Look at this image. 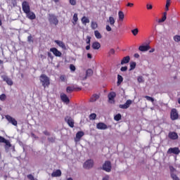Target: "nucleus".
<instances>
[{
	"mask_svg": "<svg viewBox=\"0 0 180 180\" xmlns=\"http://www.w3.org/2000/svg\"><path fill=\"white\" fill-rule=\"evenodd\" d=\"M22 9L24 13H25L27 19H30V20H34V19H36V14L30 11V4L29 2L24 1L22 3Z\"/></svg>",
	"mask_w": 180,
	"mask_h": 180,
	"instance_id": "f257e3e1",
	"label": "nucleus"
},
{
	"mask_svg": "<svg viewBox=\"0 0 180 180\" xmlns=\"http://www.w3.org/2000/svg\"><path fill=\"white\" fill-rule=\"evenodd\" d=\"M39 81L44 89L50 86V77H47V75H46L45 74H42L40 75Z\"/></svg>",
	"mask_w": 180,
	"mask_h": 180,
	"instance_id": "f03ea898",
	"label": "nucleus"
},
{
	"mask_svg": "<svg viewBox=\"0 0 180 180\" xmlns=\"http://www.w3.org/2000/svg\"><path fill=\"white\" fill-rule=\"evenodd\" d=\"M49 22L51 23V25H55V26H57L58 25V19L57 18V16L54 14H49Z\"/></svg>",
	"mask_w": 180,
	"mask_h": 180,
	"instance_id": "7ed1b4c3",
	"label": "nucleus"
},
{
	"mask_svg": "<svg viewBox=\"0 0 180 180\" xmlns=\"http://www.w3.org/2000/svg\"><path fill=\"white\" fill-rule=\"evenodd\" d=\"M103 169L105 172H110L112 171V162L109 160L105 161L103 165Z\"/></svg>",
	"mask_w": 180,
	"mask_h": 180,
	"instance_id": "20e7f679",
	"label": "nucleus"
},
{
	"mask_svg": "<svg viewBox=\"0 0 180 180\" xmlns=\"http://www.w3.org/2000/svg\"><path fill=\"white\" fill-rule=\"evenodd\" d=\"M179 117V115L178 114V111L176 110V108L172 109L170 112V119L172 120H177Z\"/></svg>",
	"mask_w": 180,
	"mask_h": 180,
	"instance_id": "39448f33",
	"label": "nucleus"
},
{
	"mask_svg": "<svg viewBox=\"0 0 180 180\" xmlns=\"http://www.w3.org/2000/svg\"><path fill=\"white\" fill-rule=\"evenodd\" d=\"M84 168L85 169H91V168H93L94 167V160H86L84 165H83Z\"/></svg>",
	"mask_w": 180,
	"mask_h": 180,
	"instance_id": "423d86ee",
	"label": "nucleus"
},
{
	"mask_svg": "<svg viewBox=\"0 0 180 180\" xmlns=\"http://www.w3.org/2000/svg\"><path fill=\"white\" fill-rule=\"evenodd\" d=\"M5 117L6 120H8V123H11L13 126H18V121H16L15 118L12 117V116L7 115Z\"/></svg>",
	"mask_w": 180,
	"mask_h": 180,
	"instance_id": "0eeeda50",
	"label": "nucleus"
},
{
	"mask_svg": "<svg viewBox=\"0 0 180 180\" xmlns=\"http://www.w3.org/2000/svg\"><path fill=\"white\" fill-rule=\"evenodd\" d=\"M179 153L180 150L178 147L170 148L167 150V154H175L176 155H178Z\"/></svg>",
	"mask_w": 180,
	"mask_h": 180,
	"instance_id": "6e6552de",
	"label": "nucleus"
},
{
	"mask_svg": "<svg viewBox=\"0 0 180 180\" xmlns=\"http://www.w3.org/2000/svg\"><path fill=\"white\" fill-rule=\"evenodd\" d=\"M82 88L81 87H75L74 86H69L66 88V92L68 94H71L74 91H82Z\"/></svg>",
	"mask_w": 180,
	"mask_h": 180,
	"instance_id": "1a4fd4ad",
	"label": "nucleus"
},
{
	"mask_svg": "<svg viewBox=\"0 0 180 180\" xmlns=\"http://www.w3.org/2000/svg\"><path fill=\"white\" fill-rule=\"evenodd\" d=\"M50 51L51 53H53L55 57H61V56H63L61 51H58L57 48H51Z\"/></svg>",
	"mask_w": 180,
	"mask_h": 180,
	"instance_id": "9d476101",
	"label": "nucleus"
},
{
	"mask_svg": "<svg viewBox=\"0 0 180 180\" xmlns=\"http://www.w3.org/2000/svg\"><path fill=\"white\" fill-rule=\"evenodd\" d=\"M65 121L66 122V123L68 124V126L70 127H74V119H72L71 117L70 116H66L65 117Z\"/></svg>",
	"mask_w": 180,
	"mask_h": 180,
	"instance_id": "9b49d317",
	"label": "nucleus"
},
{
	"mask_svg": "<svg viewBox=\"0 0 180 180\" xmlns=\"http://www.w3.org/2000/svg\"><path fill=\"white\" fill-rule=\"evenodd\" d=\"M1 78L3 79V81H4L5 82H6V84L8 85H10V86H12V85H13V82L12 81V79L11 78H9L8 76L6 75H2Z\"/></svg>",
	"mask_w": 180,
	"mask_h": 180,
	"instance_id": "f8f14e48",
	"label": "nucleus"
},
{
	"mask_svg": "<svg viewBox=\"0 0 180 180\" xmlns=\"http://www.w3.org/2000/svg\"><path fill=\"white\" fill-rule=\"evenodd\" d=\"M131 103V100H127L124 104H120L119 107L120 108V109H129Z\"/></svg>",
	"mask_w": 180,
	"mask_h": 180,
	"instance_id": "ddd939ff",
	"label": "nucleus"
},
{
	"mask_svg": "<svg viewBox=\"0 0 180 180\" xmlns=\"http://www.w3.org/2000/svg\"><path fill=\"white\" fill-rule=\"evenodd\" d=\"M108 101L110 103H115V98H116V93L115 92H110L108 94Z\"/></svg>",
	"mask_w": 180,
	"mask_h": 180,
	"instance_id": "4468645a",
	"label": "nucleus"
},
{
	"mask_svg": "<svg viewBox=\"0 0 180 180\" xmlns=\"http://www.w3.org/2000/svg\"><path fill=\"white\" fill-rule=\"evenodd\" d=\"M169 139L170 140H178V134L175 131H170L168 134Z\"/></svg>",
	"mask_w": 180,
	"mask_h": 180,
	"instance_id": "2eb2a0df",
	"label": "nucleus"
},
{
	"mask_svg": "<svg viewBox=\"0 0 180 180\" xmlns=\"http://www.w3.org/2000/svg\"><path fill=\"white\" fill-rule=\"evenodd\" d=\"M96 129L98 130H106V129H108V125L103 122H98L96 124Z\"/></svg>",
	"mask_w": 180,
	"mask_h": 180,
	"instance_id": "dca6fc26",
	"label": "nucleus"
},
{
	"mask_svg": "<svg viewBox=\"0 0 180 180\" xmlns=\"http://www.w3.org/2000/svg\"><path fill=\"white\" fill-rule=\"evenodd\" d=\"M60 99L64 103H70V98H68L67 94L64 93L60 94Z\"/></svg>",
	"mask_w": 180,
	"mask_h": 180,
	"instance_id": "f3484780",
	"label": "nucleus"
},
{
	"mask_svg": "<svg viewBox=\"0 0 180 180\" xmlns=\"http://www.w3.org/2000/svg\"><path fill=\"white\" fill-rule=\"evenodd\" d=\"M150 49H151V47L148 44L141 45L139 47V51H148V50H150Z\"/></svg>",
	"mask_w": 180,
	"mask_h": 180,
	"instance_id": "a211bd4d",
	"label": "nucleus"
},
{
	"mask_svg": "<svg viewBox=\"0 0 180 180\" xmlns=\"http://www.w3.org/2000/svg\"><path fill=\"white\" fill-rule=\"evenodd\" d=\"M91 47L93 50H99L101 49V43L98 41L93 42Z\"/></svg>",
	"mask_w": 180,
	"mask_h": 180,
	"instance_id": "6ab92c4d",
	"label": "nucleus"
},
{
	"mask_svg": "<svg viewBox=\"0 0 180 180\" xmlns=\"http://www.w3.org/2000/svg\"><path fill=\"white\" fill-rule=\"evenodd\" d=\"M130 63V56H127L122 58L121 60V65Z\"/></svg>",
	"mask_w": 180,
	"mask_h": 180,
	"instance_id": "aec40b11",
	"label": "nucleus"
},
{
	"mask_svg": "<svg viewBox=\"0 0 180 180\" xmlns=\"http://www.w3.org/2000/svg\"><path fill=\"white\" fill-rule=\"evenodd\" d=\"M94 74V71L91 69H88L86 72V76L82 79L84 81V79H86L88 77H91V75Z\"/></svg>",
	"mask_w": 180,
	"mask_h": 180,
	"instance_id": "412c9836",
	"label": "nucleus"
},
{
	"mask_svg": "<svg viewBox=\"0 0 180 180\" xmlns=\"http://www.w3.org/2000/svg\"><path fill=\"white\" fill-rule=\"evenodd\" d=\"M51 176L53 177L61 176V170L56 169V171L53 172L51 174Z\"/></svg>",
	"mask_w": 180,
	"mask_h": 180,
	"instance_id": "4be33fe9",
	"label": "nucleus"
},
{
	"mask_svg": "<svg viewBox=\"0 0 180 180\" xmlns=\"http://www.w3.org/2000/svg\"><path fill=\"white\" fill-rule=\"evenodd\" d=\"M54 42L56 44H57V45L59 46V47H61V49H63L65 50V44H64L63 42V41L55 40Z\"/></svg>",
	"mask_w": 180,
	"mask_h": 180,
	"instance_id": "5701e85b",
	"label": "nucleus"
},
{
	"mask_svg": "<svg viewBox=\"0 0 180 180\" xmlns=\"http://www.w3.org/2000/svg\"><path fill=\"white\" fill-rule=\"evenodd\" d=\"M72 23L74 25V26H75V25H77V22H78V13H75L73 15V18H72Z\"/></svg>",
	"mask_w": 180,
	"mask_h": 180,
	"instance_id": "b1692460",
	"label": "nucleus"
},
{
	"mask_svg": "<svg viewBox=\"0 0 180 180\" xmlns=\"http://www.w3.org/2000/svg\"><path fill=\"white\" fill-rule=\"evenodd\" d=\"M82 25H86V23H89V18L87 17L83 16L81 19Z\"/></svg>",
	"mask_w": 180,
	"mask_h": 180,
	"instance_id": "393cba45",
	"label": "nucleus"
},
{
	"mask_svg": "<svg viewBox=\"0 0 180 180\" xmlns=\"http://www.w3.org/2000/svg\"><path fill=\"white\" fill-rule=\"evenodd\" d=\"M82 137H84V131H79L76 134V139H77L78 140H81Z\"/></svg>",
	"mask_w": 180,
	"mask_h": 180,
	"instance_id": "a878e982",
	"label": "nucleus"
},
{
	"mask_svg": "<svg viewBox=\"0 0 180 180\" xmlns=\"http://www.w3.org/2000/svg\"><path fill=\"white\" fill-rule=\"evenodd\" d=\"M99 98V95L94 94L90 98V102H96L98 101V98Z\"/></svg>",
	"mask_w": 180,
	"mask_h": 180,
	"instance_id": "bb28decb",
	"label": "nucleus"
},
{
	"mask_svg": "<svg viewBox=\"0 0 180 180\" xmlns=\"http://www.w3.org/2000/svg\"><path fill=\"white\" fill-rule=\"evenodd\" d=\"M94 36H95L96 39H102V34L98 30L94 31Z\"/></svg>",
	"mask_w": 180,
	"mask_h": 180,
	"instance_id": "cd10ccee",
	"label": "nucleus"
},
{
	"mask_svg": "<svg viewBox=\"0 0 180 180\" xmlns=\"http://www.w3.org/2000/svg\"><path fill=\"white\" fill-rule=\"evenodd\" d=\"M122 82H123V77H122V75H117V86H119V85H120Z\"/></svg>",
	"mask_w": 180,
	"mask_h": 180,
	"instance_id": "c85d7f7f",
	"label": "nucleus"
},
{
	"mask_svg": "<svg viewBox=\"0 0 180 180\" xmlns=\"http://www.w3.org/2000/svg\"><path fill=\"white\" fill-rule=\"evenodd\" d=\"M91 27L93 30H95L96 29H98V22H94V21H91Z\"/></svg>",
	"mask_w": 180,
	"mask_h": 180,
	"instance_id": "c756f323",
	"label": "nucleus"
},
{
	"mask_svg": "<svg viewBox=\"0 0 180 180\" xmlns=\"http://www.w3.org/2000/svg\"><path fill=\"white\" fill-rule=\"evenodd\" d=\"M108 22L110 26H115V23L116 21L115 20V18L113 17H109Z\"/></svg>",
	"mask_w": 180,
	"mask_h": 180,
	"instance_id": "7c9ffc66",
	"label": "nucleus"
},
{
	"mask_svg": "<svg viewBox=\"0 0 180 180\" xmlns=\"http://www.w3.org/2000/svg\"><path fill=\"white\" fill-rule=\"evenodd\" d=\"M118 17L120 20H123V19H124V13H123V11H119Z\"/></svg>",
	"mask_w": 180,
	"mask_h": 180,
	"instance_id": "2f4dec72",
	"label": "nucleus"
},
{
	"mask_svg": "<svg viewBox=\"0 0 180 180\" xmlns=\"http://www.w3.org/2000/svg\"><path fill=\"white\" fill-rule=\"evenodd\" d=\"M165 20H167V12L163 13L162 19L159 20V23H162V22H165Z\"/></svg>",
	"mask_w": 180,
	"mask_h": 180,
	"instance_id": "473e14b6",
	"label": "nucleus"
},
{
	"mask_svg": "<svg viewBox=\"0 0 180 180\" xmlns=\"http://www.w3.org/2000/svg\"><path fill=\"white\" fill-rule=\"evenodd\" d=\"M114 120H116V122H119L120 120H122V115L120 113L117 114L114 117Z\"/></svg>",
	"mask_w": 180,
	"mask_h": 180,
	"instance_id": "72a5a7b5",
	"label": "nucleus"
},
{
	"mask_svg": "<svg viewBox=\"0 0 180 180\" xmlns=\"http://www.w3.org/2000/svg\"><path fill=\"white\" fill-rule=\"evenodd\" d=\"M136 62H131L129 71H133V70H134V68H136Z\"/></svg>",
	"mask_w": 180,
	"mask_h": 180,
	"instance_id": "f704fd0d",
	"label": "nucleus"
},
{
	"mask_svg": "<svg viewBox=\"0 0 180 180\" xmlns=\"http://www.w3.org/2000/svg\"><path fill=\"white\" fill-rule=\"evenodd\" d=\"M115 53H116V51H115L114 49H110V51H108L109 57H110V56H113L115 54Z\"/></svg>",
	"mask_w": 180,
	"mask_h": 180,
	"instance_id": "c9c22d12",
	"label": "nucleus"
},
{
	"mask_svg": "<svg viewBox=\"0 0 180 180\" xmlns=\"http://www.w3.org/2000/svg\"><path fill=\"white\" fill-rule=\"evenodd\" d=\"M131 33L134 36H137V34H139V29L138 28H135V29L132 30H131Z\"/></svg>",
	"mask_w": 180,
	"mask_h": 180,
	"instance_id": "e433bc0d",
	"label": "nucleus"
},
{
	"mask_svg": "<svg viewBox=\"0 0 180 180\" xmlns=\"http://www.w3.org/2000/svg\"><path fill=\"white\" fill-rule=\"evenodd\" d=\"M60 79L62 82H65V81H67V77H65L64 75H62L60 76Z\"/></svg>",
	"mask_w": 180,
	"mask_h": 180,
	"instance_id": "4c0bfd02",
	"label": "nucleus"
},
{
	"mask_svg": "<svg viewBox=\"0 0 180 180\" xmlns=\"http://www.w3.org/2000/svg\"><path fill=\"white\" fill-rule=\"evenodd\" d=\"M170 1L171 0H167L165 11H169V5H171V4L169 3Z\"/></svg>",
	"mask_w": 180,
	"mask_h": 180,
	"instance_id": "58836bf2",
	"label": "nucleus"
},
{
	"mask_svg": "<svg viewBox=\"0 0 180 180\" xmlns=\"http://www.w3.org/2000/svg\"><path fill=\"white\" fill-rule=\"evenodd\" d=\"M6 100V95L5 94H2L0 96V101H2V102H4V101Z\"/></svg>",
	"mask_w": 180,
	"mask_h": 180,
	"instance_id": "ea45409f",
	"label": "nucleus"
},
{
	"mask_svg": "<svg viewBox=\"0 0 180 180\" xmlns=\"http://www.w3.org/2000/svg\"><path fill=\"white\" fill-rule=\"evenodd\" d=\"M89 118L91 120H95V119H96V114L91 113L89 116Z\"/></svg>",
	"mask_w": 180,
	"mask_h": 180,
	"instance_id": "a19ab883",
	"label": "nucleus"
},
{
	"mask_svg": "<svg viewBox=\"0 0 180 180\" xmlns=\"http://www.w3.org/2000/svg\"><path fill=\"white\" fill-rule=\"evenodd\" d=\"M137 81L138 82H139V84H141V82H144V79L143 78V76H139L137 78Z\"/></svg>",
	"mask_w": 180,
	"mask_h": 180,
	"instance_id": "79ce46f5",
	"label": "nucleus"
},
{
	"mask_svg": "<svg viewBox=\"0 0 180 180\" xmlns=\"http://www.w3.org/2000/svg\"><path fill=\"white\" fill-rule=\"evenodd\" d=\"M145 98L146 99V101H149L150 102H154V99L153 98V97H150L149 96H145Z\"/></svg>",
	"mask_w": 180,
	"mask_h": 180,
	"instance_id": "37998d69",
	"label": "nucleus"
},
{
	"mask_svg": "<svg viewBox=\"0 0 180 180\" xmlns=\"http://www.w3.org/2000/svg\"><path fill=\"white\" fill-rule=\"evenodd\" d=\"M91 37L90 36H87L86 39V43L88 45H91Z\"/></svg>",
	"mask_w": 180,
	"mask_h": 180,
	"instance_id": "c03bdc74",
	"label": "nucleus"
},
{
	"mask_svg": "<svg viewBox=\"0 0 180 180\" xmlns=\"http://www.w3.org/2000/svg\"><path fill=\"white\" fill-rule=\"evenodd\" d=\"M69 2L70 5H72V6H75V5H77V0H69Z\"/></svg>",
	"mask_w": 180,
	"mask_h": 180,
	"instance_id": "a18cd8bd",
	"label": "nucleus"
},
{
	"mask_svg": "<svg viewBox=\"0 0 180 180\" xmlns=\"http://www.w3.org/2000/svg\"><path fill=\"white\" fill-rule=\"evenodd\" d=\"M70 70H72V72H74V71H75V70H77V68H75V65H74L73 64H70Z\"/></svg>",
	"mask_w": 180,
	"mask_h": 180,
	"instance_id": "49530a36",
	"label": "nucleus"
},
{
	"mask_svg": "<svg viewBox=\"0 0 180 180\" xmlns=\"http://www.w3.org/2000/svg\"><path fill=\"white\" fill-rule=\"evenodd\" d=\"M171 176H172V179H174V180H179V179H178V176H176V175L174 174V173L171 174Z\"/></svg>",
	"mask_w": 180,
	"mask_h": 180,
	"instance_id": "de8ad7c7",
	"label": "nucleus"
},
{
	"mask_svg": "<svg viewBox=\"0 0 180 180\" xmlns=\"http://www.w3.org/2000/svg\"><path fill=\"white\" fill-rule=\"evenodd\" d=\"M48 141L51 143H54L56 141V137H49L48 138Z\"/></svg>",
	"mask_w": 180,
	"mask_h": 180,
	"instance_id": "09e8293b",
	"label": "nucleus"
},
{
	"mask_svg": "<svg viewBox=\"0 0 180 180\" xmlns=\"http://www.w3.org/2000/svg\"><path fill=\"white\" fill-rule=\"evenodd\" d=\"M174 41H180V36L179 35L174 36Z\"/></svg>",
	"mask_w": 180,
	"mask_h": 180,
	"instance_id": "8fccbe9b",
	"label": "nucleus"
},
{
	"mask_svg": "<svg viewBox=\"0 0 180 180\" xmlns=\"http://www.w3.org/2000/svg\"><path fill=\"white\" fill-rule=\"evenodd\" d=\"M27 179H30V180H34V176L32 174H28L27 176Z\"/></svg>",
	"mask_w": 180,
	"mask_h": 180,
	"instance_id": "3c124183",
	"label": "nucleus"
},
{
	"mask_svg": "<svg viewBox=\"0 0 180 180\" xmlns=\"http://www.w3.org/2000/svg\"><path fill=\"white\" fill-rule=\"evenodd\" d=\"M4 144H6V146H7V147H11L12 145L11 144V142H9V141L6 139V141H4Z\"/></svg>",
	"mask_w": 180,
	"mask_h": 180,
	"instance_id": "603ef678",
	"label": "nucleus"
},
{
	"mask_svg": "<svg viewBox=\"0 0 180 180\" xmlns=\"http://www.w3.org/2000/svg\"><path fill=\"white\" fill-rule=\"evenodd\" d=\"M146 8L148 9V11H151V9H153V5L151 4H146Z\"/></svg>",
	"mask_w": 180,
	"mask_h": 180,
	"instance_id": "864d4df0",
	"label": "nucleus"
},
{
	"mask_svg": "<svg viewBox=\"0 0 180 180\" xmlns=\"http://www.w3.org/2000/svg\"><path fill=\"white\" fill-rule=\"evenodd\" d=\"M120 71H122V72H124L127 71V66L122 67L120 68Z\"/></svg>",
	"mask_w": 180,
	"mask_h": 180,
	"instance_id": "5fc2aeb1",
	"label": "nucleus"
},
{
	"mask_svg": "<svg viewBox=\"0 0 180 180\" xmlns=\"http://www.w3.org/2000/svg\"><path fill=\"white\" fill-rule=\"evenodd\" d=\"M27 40L30 43H33V37H32V35L28 36Z\"/></svg>",
	"mask_w": 180,
	"mask_h": 180,
	"instance_id": "6e6d98bb",
	"label": "nucleus"
},
{
	"mask_svg": "<svg viewBox=\"0 0 180 180\" xmlns=\"http://www.w3.org/2000/svg\"><path fill=\"white\" fill-rule=\"evenodd\" d=\"M47 54L49 58H51V60H53V58H54V56H53V54H51V52H48Z\"/></svg>",
	"mask_w": 180,
	"mask_h": 180,
	"instance_id": "4d7b16f0",
	"label": "nucleus"
},
{
	"mask_svg": "<svg viewBox=\"0 0 180 180\" xmlns=\"http://www.w3.org/2000/svg\"><path fill=\"white\" fill-rule=\"evenodd\" d=\"M105 29L107 32H111L112 31V27H110V25H106Z\"/></svg>",
	"mask_w": 180,
	"mask_h": 180,
	"instance_id": "13d9d810",
	"label": "nucleus"
},
{
	"mask_svg": "<svg viewBox=\"0 0 180 180\" xmlns=\"http://www.w3.org/2000/svg\"><path fill=\"white\" fill-rule=\"evenodd\" d=\"M6 139L3 136H0V143H5Z\"/></svg>",
	"mask_w": 180,
	"mask_h": 180,
	"instance_id": "bf43d9fd",
	"label": "nucleus"
},
{
	"mask_svg": "<svg viewBox=\"0 0 180 180\" xmlns=\"http://www.w3.org/2000/svg\"><path fill=\"white\" fill-rule=\"evenodd\" d=\"M169 169L171 172H174L175 168L173 166H169Z\"/></svg>",
	"mask_w": 180,
	"mask_h": 180,
	"instance_id": "052dcab7",
	"label": "nucleus"
},
{
	"mask_svg": "<svg viewBox=\"0 0 180 180\" xmlns=\"http://www.w3.org/2000/svg\"><path fill=\"white\" fill-rule=\"evenodd\" d=\"M43 133L45 136H50V132H49L47 130L44 131Z\"/></svg>",
	"mask_w": 180,
	"mask_h": 180,
	"instance_id": "680f3d73",
	"label": "nucleus"
},
{
	"mask_svg": "<svg viewBox=\"0 0 180 180\" xmlns=\"http://www.w3.org/2000/svg\"><path fill=\"white\" fill-rule=\"evenodd\" d=\"M127 6H129V8H132V6H134V4H133V3H128L127 4Z\"/></svg>",
	"mask_w": 180,
	"mask_h": 180,
	"instance_id": "e2e57ef3",
	"label": "nucleus"
},
{
	"mask_svg": "<svg viewBox=\"0 0 180 180\" xmlns=\"http://www.w3.org/2000/svg\"><path fill=\"white\" fill-rule=\"evenodd\" d=\"M40 58H41V60H46V56H44V55L41 54V55H40Z\"/></svg>",
	"mask_w": 180,
	"mask_h": 180,
	"instance_id": "0e129e2a",
	"label": "nucleus"
},
{
	"mask_svg": "<svg viewBox=\"0 0 180 180\" xmlns=\"http://www.w3.org/2000/svg\"><path fill=\"white\" fill-rule=\"evenodd\" d=\"M102 180H109V176H105Z\"/></svg>",
	"mask_w": 180,
	"mask_h": 180,
	"instance_id": "69168bd1",
	"label": "nucleus"
},
{
	"mask_svg": "<svg viewBox=\"0 0 180 180\" xmlns=\"http://www.w3.org/2000/svg\"><path fill=\"white\" fill-rule=\"evenodd\" d=\"M87 58H92V55L91 53H87Z\"/></svg>",
	"mask_w": 180,
	"mask_h": 180,
	"instance_id": "338daca9",
	"label": "nucleus"
},
{
	"mask_svg": "<svg viewBox=\"0 0 180 180\" xmlns=\"http://www.w3.org/2000/svg\"><path fill=\"white\" fill-rule=\"evenodd\" d=\"M90 49H91V45H87L86 46V50H90Z\"/></svg>",
	"mask_w": 180,
	"mask_h": 180,
	"instance_id": "774afa93",
	"label": "nucleus"
}]
</instances>
